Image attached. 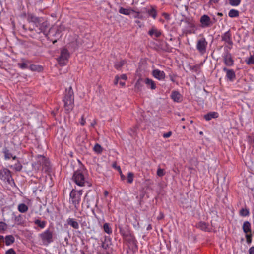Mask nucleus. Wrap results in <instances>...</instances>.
Segmentation results:
<instances>
[{
    "instance_id": "41",
    "label": "nucleus",
    "mask_w": 254,
    "mask_h": 254,
    "mask_svg": "<svg viewBox=\"0 0 254 254\" xmlns=\"http://www.w3.org/2000/svg\"><path fill=\"white\" fill-rule=\"evenodd\" d=\"M126 63V61L125 60H121L119 62H116L115 64L114 67L117 69L119 70L120 68Z\"/></svg>"
},
{
    "instance_id": "56",
    "label": "nucleus",
    "mask_w": 254,
    "mask_h": 254,
    "mask_svg": "<svg viewBox=\"0 0 254 254\" xmlns=\"http://www.w3.org/2000/svg\"><path fill=\"white\" fill-rule=\"evenodd\" d=\"M162 15L163 16V17L166 19V20H169L170 19V15L167 13H166V12H163L162 14Z\"/></svg>"
},
{
    "instance_id": "48",
    "label": "nucleus",
    "mask_w": 254,
    "mask_h": 254,
    "mask_svg": "<svg viewBox=\"0 0 254 254\" xmlns=\"http://www.w3.org/2000/svg\"><path fill=\"white\" fill-rule=\"evenodd\" d=\"M131 16L133 18H138V19H142V15H140V13L139 12H136L134 10V12L132 13V14H130Z\"/></svg>"
},
{
    "instance_id": "15",
    "label": "nucleus",
    "mask_w": 254,
    "mask_h": 254,
    "mask_svg": "<svg viewBox=\"0 0 254 254\" xmlns=\"http://www.w3.org/2000/svg\"><path fill=\"white\" fill-rule=\"evenodd\" d=\"M27 21L29 22L33 23L36 27H37L42 21H43V18L42 17H36L33 14L28 13L27 15Z\"/></svg>"
},
{
    "instance_id": "63",
    "label": "nucleus",
    "mask_w": 254,
    "mask_h": 254,
    "mask_svg": "<svg viewBox=\"0 0 254 254\" xmlns=\"http://www.w3.org/2000/svg\"><path fill=\"white\" fill-rule=\"evenodd\" d=\"M249 254H254V246L251 247L249 250Z\"/></svg>"
},
{
    "instance_id": "61",
    "label": "nucleus",
    "mask_w": 254,
    "mask_h": 254,
    "mask_svg": "<svg viewBox=\"0 0 254 254\" xmlns=\"http://www.w3.org/2000/svg\"><path fill=\"white\" fill-rule=\"evenodd\" d=\"M119 78H120V79H123V80H127V76L125 74H122L120 76V77H119Z\"/></svg>"
},
{
    "instance_id": "16",
    "label": "nucleus",
    "mask_w": 254,
    "mask_h": 254,
    "mask_svg": "<svg viewBox=\"0 0 254 254\" xmlns=\"http://www.w3.org/2000/svg\"><path fill=\"white\" fill-rule=\"evenodd\" d=\"M27 21L29 22L33 23L36 27H37L42 21H43V18L42 17H36L33 14L28 13L27 15Z\"/></svg>"
},
{
    "instance_id": "53",
    "label": "nucleus",
    "mask_w": 254,
    "mask_h": 254,
    "mask_svg": "<svg viewBox=\"0 0 254 254\" xmlns=\"http://www.w3.org/2000/svg\"><path fill=\"white\" fill-rule=\"evenodd\" d=\"M6 228V225L5 223L3 222H0V233L4 231Z\"/></svg>"
},
{
    "instance_id": "35",
    "label": "nucleus",
    "mask_w": 254,
    "mask_h": 254,
    "mask_svg": "<svg viewBox=\"0 0 254 254\" xmlns=\"http://www.w3.org/2000/svg\"><path fill=\"white\" fill-rule=\"evenodd\" d=\"M5 242L6 246H9L11 245L15 241L14 237L13 235H7L5 238Z\"/></svg>"
},
{
    "instance_id": "38",
    "label": "nucleus",
    "mask_w": 254,
    "mask_h": 254,
    "mask_svg": "<svg viewBox=\"0 0 254 254\" xmlns=\"http://www.w3.org/2000/svg\"><path fill=\"white\" fill-rule=\"evenodd\" d=\"M18 210L21 213H25L28 210V207L24 203H20L18 205Z\"/></svg>"
},
{
    "instance_id": "42",
    "label": "nucleus",
    "mask_w": 254,
    "mask_h": 254,
    "mask_svg": "<svg viewBox=\"0 0 254 254\" xmlns=\"http://www.w3.org/2000/svg\"><path fill=\"white\" fill-rule=\"evenodd\" d=\"M103 148L98 143H96L93 147L94 151L97 154H101V153L103 151Z\"/></svg>"
},
{
    "instance_id": "58",
    "label": "nucleus",
    "mask_w": 254,
    "mask_h": 254,
    "mask_svg": "<svg viewBox=\"0 0 254 254\" xmlns=\"http://www.w3.org/2000/svg\"><path fill=\"white\" fill-rule=\"evenodd\" d=\"M171 135H172V132L169 131L166 133H164L163 136L164 138H168L170 136H171Z\"/></svg>"
},
{
    "instance_id": "39",
    "label": "nucleus",
    "mask_w": 254,
    "mask_h": 254,
    "mask_svg": "<svg viewBox=\"0 0 254 254\" xmlns=\"http://www.w3.org/2000/svg\"><path fill=\"white\" fill-rule=\"evenodd\" d=\"M104 231L107 234L110 235L112 233V229L108 223H105L103 225V227Z\"/></svg>"
},
{
    "instance_id": "1",
    "label": "nucleus",
    "mask_w": 254,
    "mask_h": 254,
    "mask_svg": "<svg viewBox=\"0 0 254 254\" xmlns=\"http://www.w3.org/2000/svg\"><path fill=\"white\" fill-rule=\"evenodd\" d=\"M71 180L79 187L92 186L91 183L89 181L87 170L83 166L74 172Z\"/></svg>"
},
{
    "instance_id": "49",
    "label": "nucleus",
    "mask_w": 254,
    "mask_h": 254,
    "mask_svg": "<svg viewBox=\"0 0 254 254\" xmlns=\"http://www.w3.org/2000/svg\"><path fill=\"white\" fill-rule=\"evenodd\" d=\"M169 77L172 82H175V79L177 77V75L176 73L171 72L169 74Z\"/></svg>"
},
{
    "instance_id": "60",
    "label": "nucleus",
    "mask_w": 254,
    "mask_h": 254,
    "mask_svg": "<svg viewBox=\"0 0 254 254\" xmlns=\"http://www.w3.org/2000/svg\"><path fill=\"white\" fill-rule=\"evenodd\" d=\"M249 141L251 143V145L254 147V137H251L249 136Z\"/></svg>"
},
{
    "instance_id": "24",
    "label": "nucleus",
    "mask_w": 254,
    "mask_h": 254,
    "mask_svg": "<svg viewBox=\"0 0 254 254\" xmlns=\"http://www.w3.org/2000/svg\"><path fill=\"white\" fill-rule=\"evenodd\" d=\"M2 152L4 154L5 160H9L12 157V150L8 147H4Z\"/></svg>"
},
{
    "instance_id": "62",
    "label": "nucleus",
    "mask_w": 254,
    "mask_h": 254,
    "mask_svg": "<svg viewBox=\"0 0 254 254\" xmlns=\"http://www.w3.org/2000/svg\"><path fill=\"white\" fill-rule=\"evenodd\" d=\"M86 123L85 120L83 116H82L81 118V121H80V123L82 126H84Z\"/></svg>"
},
{
    "instance_id": "5",
    "label": "nucleus",
    "mask_w": 254,
    "mask_h": 254,
    "mask_svg": "<svg viewBox=\"0 0 254 254\" xmlns=\"http://www.w3.org/2000/svg\"><path fill=\"white\" fill-rule=\"evenodd\" d=\"M82 194V190H77L75 189H72L70 193V202L74 205L76 210L79 208Z\"/></svg>"
},
{
    "instance_id": "11",
    "label": "nucleus",
    "mask_w": 254,
    "mask_h": 254,
    "mask_svg": "<svg viewBox=\"0 0 254 254\" xmlns=\"http://www.w3.org/2000/svg\"><path fill=\"white\" fill-rule=\"evenodd\" d=\"M69 57V54L68 50L66 48H63L61 51L60 56L58 58V61L61 65H64Z\"/></svg>"
},
{
    "instance_id": "29",
    "label": "nucleus",
    "mask_w": 254,
    "mask_h": 254,
    "mask_svg": "<svg viewBox=\"0 0 254 254\" xmlns=\"http://www.w3.org/2000/svg\"><path fill=\"white\" fill-rule=\"evenodd\" d=\"M219 114L216 112H210L204 116V118L206 121H210L212 119L217 118L218 117Z\"/></svg>"
},
{
    "instance_id": "52",
    "label": "nucleus",
    "mask_w": 254,
    "mask_h": 254,
    "mask_svg": "<svg viewBox=\"0 0 254 254\" xmlns=\"http://www.w3.org/2000/svg\"><path fill=\"white\" fill-rule=\"evenodd\" d=\"M246 242L247 243L249 244L252 243V235L251 234H246Z\"/></svg>"
},
{
    "instance_id": "57",
    "label": "nucleus",
    "mask_w": 254,
    "mask_h": 254,
    "mask_svg": "<svg viewBox=\"0 0 254 254\" xmlns=\"http://www.w3.org/2000/svg\"><path fill=\"white\" fill-rule=\"evenodd\" d=\"M164 218V215L163 212H160L159 215L157 217V219L158 220H160Z\"/></svg>"
},
{
    "instance_id": "14",
    "label": "nucleus",
    "mask_w": 254,
    "mask_h": 254,
    "mask_svg": "<svg viewBox=\"0 0 254 254\" xmlns=\"http://www.w3.org/2000/svg\"><path fill=\"white\" fill-rule=\"evenodd\" d=\"M223 62L224 64L228 66H231L234 64L231 54L228 50H225L223 56Z\"/></svg>"
},
{
    "instance_id": "55",
    "label": "nucleus",
    "mask_w": 254,
    "mask_h": 254,
    "mask_svg": "<svg viewBox=\"0 0 254 254\" xmlns=\"http://www.w3.org/2000/svg\"><path fill=\"white\" fill-rule=\"evenodd\" d=\"M29 68L32 71H36L38 69V66L34 64H31L29 66Z\"/></svg>"
},
{
    "instance_id": "23",
    "label": "nucleus",
    "mask_w": 254,
    "mask_h": 254,
    "mask_svg": "<svg viewBox=\"0 0 254 254\" xmlns=\"http://www.w3.org/2000/svg\"><path fill=\"white\" fill-rule=\"evenodd\" d=\"M123 238L129 244L134 245L136 243V240L132 232L128 234L127 236H126L125 237H123Z\"/></svg>"
},
{
    "instance_id": "43",
    "label": "nucleus",
    "mask_w": 254,
    "mask_h": 254,
    "mask_svg": "<svg viewBox=\"0 0 254 254\" xmlns=\"http://www.w3.org/2000/svg\"><path fill=\"white\" fill-rule=\"evenodd\" d=\"M34 223L37 225L40 228H44L46 225V222L45 221H41L40 219H36L34 221Z\"/></svg>"
},
{
    "instance_id": "25",
    "label": "nucleus",
    "mask_w": 254,
    "mask_h": 254,
    "mask_svg": "<svg viewBox=\"0 0 254 254\" xmlns=\"http://www.w3.org/2000/svg\"><path fill=\"white\" fill-rule=\"evenodd\" d=\"M148 34L150 36H154L156 38H159L161 36L162 32L155 27H152L148 32Z\"/></svg>"
},
{
    "instance_id": "10",
    "label": "nucleus",
    "mask_w": 254,
    "mask_h": 254,
    "mask_svg": "<svg viewBox=\"0 0 254 254\" xmlns=\"http://www.w3.org/2000/svg\"><path fill=\"white\" fill-rule=\"evenodd\" d=\"M181 22H183L185 23L187 28L190 29L187 30V33L191 34L192 30L195 27V21L192 18L186 17L183 20H181Z\"/></svg>"
},
{
    "instance_id": "30",
    "label": "nucleus",
    "mask_w": 254,
    "mask_h": 254,
    "mask_svg": "<svg viewBox=\"0 0 254 254\" xmlns=\"http://www.w3.org/2000/svg\"><path fill=\"white\" fill-rule=\"evenodd\" d=\"M147 13L149 16L152 17L154 19H155L157 16V12L155 9V6H151L150 9L147 11Z\"/></svg>"
},
{
    "instance_id": "59",
    "label": "nucleus",
    "mask_w": 254,
    "mask_h": 254,
    "mask_svg": "<svg viewBox=\"0 0 254 254\" xmlns=\"http://www.w3.org/2000/svg\"><path fill=\"white\" fill-rule=\"evenodd\" d=\"M190 68H191V69L194 70L195 72H197L198 70L199 67H198V65H195L191 66L190 67Z\"/></svg>"
},
{
    "instance_id": "9",
    "label": "nucleus",
    "mask_w": 254,
    "mask_h": 254,
    "mask_svg": "<svg viewBox=\"0 0 254 254\" xmlns=\"http://www.w3.org/2000/svg\"><path fill=\"white\" fill-rule=\"evenodd\" d=\"M207 44V42L204 37L198 40L196 49L201 54L203 55L206 53Z\"/></svg>"
},
{
    "instance_id": "17",
    "label": "nucleus",
    "mask_w": 254,
    "mask_h": 254,
    "mask_svg": "<svg viewBox=\"0 0 254 254\" xmlns=\"http://www.w3.org/2000/svg\"><path fill=\"white\" fill-rule=\"evenodd\" d=\"M27 21L29 22L33 23L36 27H37L42 21H43V18L42 17H36L33 14L28 13L27 15Z\"/></svg>"
},
{
    "instance_id": "31",
    "label": "nucleus",
    "mask_w": 254,
    "mask_h": 254,
    "mask_svg": "<svg viewBox=\"0 0 254 254\" xmlns=\"http://www.w3.org/2000/svg\"><path fill=\"white\" fill-rule=\"evenodd\" d=\"M160 48L165 52H171V47L168 43L165 41L162 42L160 44Z\"/></svg>"
},
{
    "instance_id": "44",
    "label": "nucleus",
    "mask_w": 254,
    "mask_h": 254,
    "mask_svg": "<svg viewBox=\"0 0 254 254\" xmlns=\"http://www.w3.org/2000/svg\"><path fill=\"white\" fill-rule=\"evenodd\" d=\"M249 214V210L247 208H242L239 212L240 215L243 217L248 216Z\"/></svg>"
},
{
    "instance_id": "36",
    "label": "nucleus",
    "mask_w": 254,
    "mask_h": 254,
    "mask_svg": "<svg viewBox=\"0 0 254 254\" xmlns=\"http://www.w3.org/2000/svg\"><path fill=\"white\" fill-rule=\"evenodd\" d=\"M9 167L16 172H20L23 168L22 164L19 160H17V162L14 165H11Z\"/></svg>"
},
{
    "instance_id": "6",
    "label": "nucleus",
    "mask_w": 254,
    "mask_h": 254,
    "mask_svg": "<svg viewBox=\"0 0 254 254\" xmlns=\"http://www.w3.org/2000/svg\"><path fill=\"white\" fill-rule=\"evenodd\" d=\"M0 179L9 184H14V179L12 178L11 172L6 168H2L0 170Z\"/></svg>"
},
{
    "instance_id": "4",
    "label": "nucleus",
    "mask_w": 254,
    "mask_h": 254,
    "mask_svg": "<svg viewBox=\"0 0 254 254\" xmlns=\"http://www.w3.org/2000/svg\"><path fill=\"white\" fill-rule=\"evenodd\" d=\"M64 30V28L60 25L57 27H53L50 28L49 30L48 39L51 41L53 44H55L57 41V39L61 37V33Z\"/></svg>"
},
{
    "instance_id": "37",
    "label": "nucleus",
    "mask_w": 254,
    "mask_h": 254,
    "mask_svg": "<svg viewBox=\"0 0 254 254\" xmlns=\"http://www.w3.org/2000/svg\"><path fill=\"white\" fill-rule=\"evenodd\" d=\"M145 83L148 86H150L152 90L155 89L156 88L155 83L152 79L147 78L145 80Z\"/></svg>"
},
{
    "instance_id": "51",
    "label": "nucleus",
    "mask_w": 254,
    "mask_h": 254,
    "mask_svg": "<svg viewBox=\"0 0 254 254\" xmlns=\"http://www.w3.org/2000/svg\"><path fill=\"white\" fill-rule=\"evenodd\" d=\"M18 66L21 69H26L28 68L27 64L26 63H18Z\"/></svg>"
},
{
    "instance_id": "32",
    "label": "nucleus",
    "mask_w": 254,
    "mask_h": 254,
    "mask_svg": "<svg viewBox=\"0 0 254 254\" xmlns=\"http://www.w3.org/2000/svg\"><path fill=\"white\" fill-rule=\"evenodd\" d=\"M251 223L249 221H246L244 222L242 228L245 233L247 234L251 232Z\"/></svg>"
},
{
    "instance_id": "8",
    "label": "nucleus",
    "mask_w": 254,
    "mask_h": 254,
    "mask_svg": "<svg viewBox=\"0 0 254 254\" xmlns=\"http://www.w3.org/2000/svg\"><path fill=\"white\" fill-rule=\"evenodd\" d=\"M85 200H86L87 208H90L92 206H97L98 204V198L93 195H91L89 193L86 194L84 198Z\"/></svg>"
},
{
    "instance_id": "22",
    "label": "nucleus",
    "mask_w": 254,
    "mask_h": 254,
    "mask_svg": "<svg viewBox=\"0 0 254 254\" xmlns=\"http://www.w3.org/2000/svg\"><path fill=\"white\" fill-rule=\"evenodd\" d=\"M196 227L197 228H199L202 231H205V232H210L211 231V228L209 227V225L208 223L203 222V221H200L198 223L196 224Z\"/></svg>"
},
{
    "instance_id": "28",
    "label": "nucleus",
    "mask_w": 254,
    "mask_h": 254,
    "mask_svg": "<svg viewBox=\"0 0 254 254\" xmlns=\"http://www.w3.org/2000/svg\"><path fill=\"white\" fill-rule=\"evenodd\" d=\"M14 221L17 225L24 226L25 221L24 216L21 214L14 217Z\"/></svg>"
},
{
    "instance_id": "34",
    "label": "nucleus",
    "mask_w": 254,
    "mask_h": 254,
    "mask_svg": "<svg viewBox=\"0 0 254 254\" xmlns=\"http://www.w3.org/2000/svg\"><path fill=\"white\" fill-rule=\"evenodd\" d=\"M142 79L139 78L137 80L136 82L135 83V86H134V89L135 92H140L142 90V88L143 86L142 83Z\"/></svg>"
},
{
    "instance_id": "27",
    "label": "nucleus",
    "mask_w": 254,
    "mask_h": 254,
    "mask_svg": "<svg viewBox=\"0 0 254 254\" xmlns=\"http://www.w3.org/2000/svg\"><path fill=\"white\" fill-rule=\"evenodd\" d=\"M134 12V10L131 8H125L123 7H120L119 9V12L120 14H124L125 15H130Z\"/></svg>"
},
{
    "instance_id": "19",
    "label": "nucleus",
    "mask_w": 254,
    "mask_h": 254,
    "mask_svg": "<svg viewBox=\"0 0 254 254\" xmlns=\"http://www.w3.org/2000/svg\"><path fill=\"white\" fill-rule=\"evenodd\" d=\"M119 229L120 230V233L123 237H125L126 236H127L128 234L132 232L129 226L127 225L125 226L119 225Z\"/></svg>"
},
{
    "instance_id": "7",
    "label": "nucleus",
    "mask_w": 254,
    "mask_h": 254,
    "mask_svg": "<svg viewBox=\"0 0 254 254\" xmlns=\"http://www.w3.org/2000/svg\"><path fill=\"white\" fill-rule=\"evenodd\" d=\"M40 237L43 243L49 244L53 241V232L47 229L40 234Z\"/></svg>"
},
{
    "instance_id": "21",
    "label": "nucleus",
    "mask_w": 254,
    "mask_h": 254,
    "mask_svg": "<svg viewBox=\"0 0 254 254\" xmlns=\"http://www.w3.org/2000/svg\"><path fill=\"white\" fill-rule=\"evenodd\" d=\"M222 41H224L228 45H231L232 44V34L230 30L225 32L223 35H221Z\"/></svg>"
},
{
    "instance_id": "13",
    "label": "nucleus",
    "mask_w": 254,
    "mask_h": 254,
    "mask_svg": "<svg viewBox=\"0 0 254 254\" xmlns=\"http://www.w3.org/2000/svg\"><path fill=\"white\" fill-rule=\"evenodd\" d=\"M49 27V24L47 21H45L43 19V21H42L39 23V25H38L36 28L37 29H35V31L37 33H43L45 35H47V34H46V32H47L48 28Z\"/></svg>"
},
{
    "instance_id": "33",
    "label": "nucleus",
    "mask_w": 254,
    "mask_h": 254,
    "mask_svg": "<svg viewBox=\"0 0 254 254\" xmlns=\"http://www.w3.org/2000/svg\"><path fill=\"white\" fill-rule=\"evenodd\" d=\"M67 223L69 225L75 229H78L79 228L78 223L73 218H68L67 220Z\"/></svg>"
},
{
    "instance_id": "40",
    "label": "nucleus",
    "mask_w": 254,
    "mask_h": 254,
    "mask_svg": "<svg viewBox=\"0 0 254 254\" xmlns=\"http://www.w3.org/2000/svg\"><path fill=\"white\" fill-rule=\"evenodd\" d=\"M228 15L231 18L237 17L239 15V12L237 10L232 9L229 11Z\"/></svg>"
},
{
    "instance_id": "20",
    "label": "nucleus",
    "mask_w": 254,
    "mask_h": 254,
    "mask_svg": "<svg viewBox=\"0 0 254 254\" xmlns=\"http://www.w3.org/2000/svg\"><path fill=\"white\" fill-rule=\"evenodd\" d=\"M223 70L226 73V77L230 81H233L236 79V74L233 69L224 67Z\"/></svg>"
},
{
    "instance_id": "46",
    "label": "nucleus",
    "mask_w": 254,
    "mask_h": 254,
    "mask_svg": "<svg viewBox=\"0 0 254 254\" xmlns=\"http://www.w3.org/2000/svg\"><path fill=\"white\" fill-rule=\"evenodd\" d=\"M134 178V174L132 172H129L127 176V182L131 184L133 182Z\"/></svg>"
},
{
    "instance_id": "3",
    "label": "nucleus",
    "mask_w": 254,
    "mask_h": 254,
    "mask_svg": "<svg viewBox=\"0 0 254 254\" xmlns=\"http://www.w3.org/2000/svg\"><path fill=\"white\" fill-rule=\"evenodd\" d=\"M32 169L37 172L42 166L45 172H49L50 170V162L46 157L41 155H38L36 157V162L32 164Z\"/></svg>"
},
{
    "instance_id": "54",
    "label": "nucleus",
    "mask_w": 254,
    "mask_h": 254,
    "mask_svg": "<svg viewBox=\"0 0 254 254\" xmlns=\"http://www.w3.org/2000/svg\"><path fill=\"white\" fill-rule=\"evenodd\" d=\"M5 254H16V252L13 249L11 248L6 251Z\"/></svg>"
},
{
    "instance_id": "18",
    "label": "nucleus",
    "mask_w": 254,
    "mask_h": 254,
    "mask_svg": "<svg viewBox=\"0 0 254 254\" xmlns=\"http://www.w3.org/2000/svg\"><path fill=\"white\" fill-rule=\"evenodd\" d=\"M152 74L154 77L159 80H163L165 78V72L158 69L153 70L152 72Z\"/></svg>"
},
{
    "instance_id": "2",
    "label": "nucleus",
    "mask_w": 254,
    "mask_h": 254,
    "mask_svg": "<svg viewBox=\"0 0 254 254\" xmlns=\"http://www.w3.org/2000/svg\"><path fill=\"white\" fill-rule=\"evenodd\" d=\"M74 93L72 87L66 89L65 92L63 99L64 107L66 113H69L74 107Z\"/></svg>"
},
{
    "instance_id": "64",
    "label": "nucleus",
    "mask_w": 254,
    "mask_h": 254,
    "mask_svg": "<svg viewBox=\"0 0 254 254\" xmlns=\"http://www.w3.org/2000/svg\"><path fill=\"white\" fill-rule=\"evenodd\" d=\"M119 79H120L118 75L116 76L115 80H114V84L115 85H117Z\"/></svg>"
},
{
    "instance_id": "12",
    "label": "nucleus",
    "mask_w": 254,
    "mask_h": 254,
    "mask_svg": "<svg viewBox=\"0 0 254 254\" xmlns=\"http://www.w3.org/2000/svg\"><path fill=\"white\" fill-rule=\"evenodd\" d=\"M200 22L202 28L210 27L214 24L210 18L205 14L201 16L200 18Z\"/></svg>"
},
{
    "instance_id": "45",
    "label": "nucleus",
    "mask_w": 254,
    "mask_h": 254,
    "mask_svg": "<svg viewBox=\"0 0 254 254\" xmlns=\"http://www.w3.org/2000/svg\"><path fill=\"white\" fill-rule=\"evenodd\" d=\"M245 62L248 65H252L254 64V55H251L248 58L245 59Z\"/></svg>"
},
{
    "instance_id": "26",
    "label": "nucleus",
    "mask_w": 254,
    "mask_h": 254,
    "mask_svg": "<svg viewBox=\"0 0 254 254\" xmlns=\"http://www.w3.org/2000/svg\"><path fill=\"white\" fill-rule=\"evenodd\" d=\"M171 97L174 102H180L181 101L182 96L178 91H173L171 95Z\"/></svg>"
},
{
    "instance_id": "47",
    "label": "nucleus",
    "mask_w": 254,
    "mask_h": 254,
    "mask_svg": "<svg viewBox=\"0 0 254 254\" xmlns=\"http://www.w3.org/2000/svg\"><path fill=\"white\" fill-rule=\"evenodd\" d=\"M241 1V0H229V3L232 6H237L240 4Z\"/></svg>"
},
{
    "instance_id": "50",
    "label": "nucleus",
    "mask_w": 254,
    "mask_h": 254,
    "mask_svg": "<svg viewBox=\"0 0 254 254\" xmlns=\"http://www.w3.org/2000/svg\"><path fill=\"white\" fill-rule=\"evenodd\" d=\"M165 173L164 172V169H161L160 168H158L157 171V175L159 177H162L165 175Z\"/></svg>"
}]
</instances>
